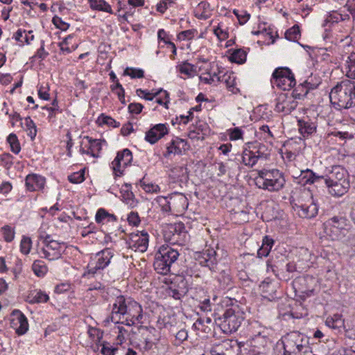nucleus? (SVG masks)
Returning <instances> with one entry per match:
<instances>
[{"instance_id":"nucleus-10","label":"nucleus","mask_w":355,"mask_h":355,"mask_svg":"<svg viewBox=\"0 0 355 355\" xmlns=\"http://www.w3.org/2000/svg\"><path fill=\"white\" fill-rule=\"evenodd\" d=\"M187 200L186 197L182 194L170 197L169 200L165 197H159L157 199V202L162 206V211L165 212H169L172 210L178 211L180 208L184 209Z\"/></svg>"},{"instance_id":"nucleus-22","label":"nucleus","mask_w":355,"mask_h":355,"mask_svg":"<svg viewBox=\"0 0 355 355\" xmlns=\"http://www.w3.org/2000/svg\"><path fill=\"white\" fill-rule=\"evenodd\" d=\"M317 85H318L312 84L308 82V80H306L293 89L291 94L292 97L294 99H302L306 96L310 90L315 89Z\"/></svg>"},{"instance_id":"nucleus-58","label":"nucleus","mask_w":355,"mask_h":355,"mask_svg":"<svg viewBox=\"0 0 355 355\" xmlns=\"http://www.w3.org/2000/svg\"><path fill=\"white\" fill-rule=\"evenodd\" d=\"M129 224L137 226L140 223V218L137 212L131 211L128 216Z\"/></svg>"},{"instance_id":"nucleus-18","label":"nucleus","mask_w":355,"mask_h":355,"mask_svg":"<svg viewBox=\"0 0 355 355\" xmlns=\"http://www.w3.org/2000/svg\"><path fill=\"white\" fill-rule=\"evenodd\" d=\"M285 183L286 180L283 173L281 172H275V178L269 179L268 181L264 182V187L260 188L270 192L278 191L284 187Z\"/></svg>"},{"instance_id":"nucleus-47","label":"nucleus","mask_w":355,"mask_h":355,"mask_svg":"<svg viewBox=\"0 0 355 355\" xmlns=\"http://www.w3.org/2000/svg\"><path fill=\"white\" fill-rule=\"evenodd\" d=\"M85 169L73 173L68 177L69 181L73 184L81 183L85 180Z\"/></svg>"},{"instance_id":"nucleus-14","label":"nucleus","mask_w":355,"mask_h":355,"mask_svg":"<svg viewBox=\"0 0 355 355\" xmlns=\"http://www.w3.org/2000/svg\"><path fill=\"white\" fill-rule=\"evenodd\" d=\"M168 134V130L166 124L159 123L153 125L146 132L145 139L150 144H154Z\"/></svg>"},{"instance_id":"nucleus-33","label":"nucleus","mask_w":355,"mask_h":355,"mask_svg":"<svg viewBox=\"0 0 355 355\" xmlns=\"http://www.w3.org/2000/svg\"><path fill=\"white\" fill-rule=\"evenodd\" d=\"M218 281L221 289H230L233 286L232 277L228 270H222L218 277Z\"/></svg>"},{"instance_id":"nucleus-39","label":"nucleus","mask_w":355,"mask_h":355,"mask_svg":"<svg viewBox=\"0 0 355 355\" xmlns=\"http://www.w3.org/2000/svg\"><path fill=\"white\" fill-rule=\"evenodd\" d=\"M28 300L30 303H41L46 302L49 297L46 293L39 291L31 293L28 295Z\"/></svg>"},{"instance_id":"nucleus-4","label":"nucleus","mask_w":355,"mask_h":355,"mask_svg":"<svg viewBox=\"0 0 355 355\" xmlns=\"http://www.w3.org/2000/svg\"><path fill=\"white\" fill-rule=\"evenodd\" d=\"M284 355H302L311 352L309 340L299 331H291L282 338Z\"/></svg>"},{"instance_id":"nucleus-7","label":"nucleus","mask_w":355,"mask_h":355,"mask_svg":"<svg viewBox=\"0 0 355 355\" xmlns=\"http://www.w3.org/2000/svg\"><path fill=\"white\" fill-rule=\"evenodd\" d=\"M324 232L332 240H337L341 235H344V231L349 227V220L343 216H334L329 218L324 223Z\"/></svg>"},{"instance_id":"nucleus-43","label":"nucleus","mask_w":355,"mask_h":355,"mask_svg":"<svg viewBox=\"0 0 355 355\" xmlns=\"http://www.w3.org/2000/svg\"><path fill=\"white\" fill-rule=\"evenodd\" d=\"M300 37V31L298 25H294L285 33V38L290 41L295 42Z\"/></svg>"},{"instance_id":"nucleus-56","label":"nucleus","mask_w":355,"mask_h":355,"mask_svg":"<svg viewBox=\"0 0 355 355\" xmlns=\"http://www.w3.org/2000/svg\"><path fill=\"white\" fill-rule=\"evenodd\" d=\"M243 132L238 127L229 130V136L231 140H238L242 139Z\"/></svg>"},{"instance_id":"nucleus-16","label":"nucleus","mask_w":355,"mask_h":355,"mask_svg":"<svg viewBox=\"0 0 355 355\" xmlns=\"http://www.w3.org/2000/svg\"><path fill=\"white\" fill-rule=\"evenodd\" d=\"M83 139H86L88 142V144L85 146L88 149L85 150L83 145L84 144V141H82L80 143V152L81 154H87L90 155L94 157H98L99 153L102 150V144L101 141L99 139H92L88 136L84 137Z\"/></svg>"},{"instance_id":"nucleus-41","label":"nucleus","mask_w":355,"mask_h":355,"mask_svg":"<svg viewBox=\"0 0 355 355\" xmlns=\"http://www.w3.org/2000/svg\"><path fill=\"white\" fill-rule=\"evenodd\" d=\"M135 237H139L135 240L137 244V248L141 252H144L147 250L148 245V234L146 232H141V236L136 235Z\"/></svg>"},{"instance_id":"nucleus-9","label":"nucleus","mask_w":355,"mask_h":355,"mask_svg":"<svg viewBox=\"0 0 355 355\" xmlns=\"http://www.w3.org/2000/svg\"><path fill=\"white\" fill-rule=\"evenodd\" d=\"M315 286V279L310 275L299 277L293 282V288L296 293H299L298 296L302 300L313 294Z\"/></svg>"},{"instance_id":"nucleus-17","label":"nucleus","mask_w":355,"mask_h":355,"mask_svg":"<svg viewBox=\"0 0 355 355\" xmlns=\"http://www.w3.org/2000/svg\"><path fill=\"white\" fill-rule=\"evenodd\" d=\"M299 132L303 137H309L316 132L317 125L309 117L297 120Z\"/></svg>"},{"instance_id":"nucleus-35","label":"nucleus","mask_w":355,"mask_h":355,"mask_svg":"<svg viewBox=\"0 0 355 355\" xmlns=\"http://www.w3.org/2000/svg\"><path fill=\"white\" fill-rule=\"evenodd\" d=\"M90 7L93 10L104 11L108 13H112V10L110 4L104 0H88Z\"/></svg>"},{"instance_id":"nucleus-13","label":"nucleus","mask_w":355,"mask_h":355,"mask_svg":"<svg viewBox=\"0 0 355 355\" xmlns=\"http://www.w3.org/2000/svg\"><path fill=\"white\" fill-rule=\"evenodd\" d=\"M292 95L288 96L286 93H281L276 101L275 110L279 112L290 113L295 110L297 103L293 99Z\"/></svg>"},{"instance_id":"nucleus-53","label":"nucleus","mask_w":355,"mask_h":355,"mask_svg":"<svg viewBox=\"0 0 355 355\" xmlns=\"http://www.w3.org/2000/svg\"><path fill=\"white\" fill-rule=\"evenodd\" d=\"M175 4L173 0H162L157 5V11L164 13L168 8Z\"/></svg>"},{"instance_id":"nucleus-37","label":"nucleus","mask_w":355,"mask_h":355,"mask_svg":"<svg viewBox=\"0 0 355 355\" xmlns=\"http://www.w3.org/2000/svg\"><path fill=\"white\" fill-rule=\"evenodd\" d=\"M246 52L241 49H239L232 51L229 59L232 62L243 64L246 61Z\"/></svg>"},{"instance_id":"nucleus-3","label":"nucleus","mask_w":355,"mask_h":355,"mask_svg":"<svg viewBox=\"0 0 355 355\" xmlns=\"http://www.w3.org/2000/svg\"><path fill=\"white\" fill-rule=\"evenodd\" d=\"M180 253L178 250L171 245H162L155 254L153 266L157 273L167 275L171 268L176 263Z\"/></svg>"},{"instance_id":"nucleus-40","label":"nucleus","mask_w":355,"mask_h":355,"mask_svg":"<svg viewBox=\"0 0 355 355\" xmlns=\"http://www.w3.org/2000/svg\"><path fill=\"white\" fill-rule=\"evenodd\" d=\"M32 269L37 277L44 276L48 270L47 266L42 260H35L33 263Z\"/></svg>"},{"instance_id":"nucleus-54","label":"nucleus","mask_w":355,"mask_h":355,"mask_svg":"<svg viewBox=\"0 0 355 355\" xmlns=\"http://www.w3.org/2000/svg\"><path fill=\"white\" fill-rule=\"evenodd\" d=\"M344 329L345 336L349 339L355 340V322H351L350 324L347 323Z\"/></svg>"},{"instance_id":"nucleus-36","label":"nucleus","mask_w":355,"mask_h":355,"mask_svg":"<svg viewBox=\"0 0 355 355\" xmlns=\"http://www.w3.org/2000/svg\"><path fill=\"white\" fill-rule=\"evenodd\" d=\"M242 162L248 166L252 167L257 162V159L256 156H254V153L251 150V148L247 149L245 148L243 154L241 155Z\"/></svg>"},{"instance_id":"nucleus-59","label":"nucleus","mask_w":355,"mask_h":355,"mask_svg":"<svg viewBox=\"0 0 355 355\" xmlns=\"http://www.w3.org/2000/svg\"><path fill=\"white\" fill-rule=\"evenodd\" d=\"M193 66L187 62H183L182 64L180 65L179 71L181 73L191 76L193 71Z\"/></svg>"},{"instance_id":"nucleus-32","label":"nucleus","mask_w":355,"mask_h":355,"mask_svg":"<svg viewBox=\"0 0 355 355\" xmlns=\"http://www.w3.org/2000/svg\"><path fill=\"white\" fill-rule=\"evenodd\" d=\"M275 172H280L277 169L262 170L259 172V176L255 179V184L258 187H264V182L269 179L275 178Z\"/></svg>"},{"instance_id":"nucleus-51","label":"nucleus","mask_w":355,"mask_h":355,"mask_svg":"<svg viewBox=\"0 0 355 355\" xmlns=\"http://www.w3.org/2000/svg\"><path fill=\"white\" fill-rule=\"evenodd\" d=\"M31 239L27 236H23L20 243V250L24 254H28L31 249Z\"/></svg>"},{"instance_id":"nucleus-1","label":"nucleus","mask_w":355,"mask_h":355,"mask_svg":"<svg viewBox=\"0 0 355 355\" xmlns=\"http://www.w3.org/2000/svg\"><path fill=\"white\" fill-rule=\"evenodd\" d=\"M329 193L334 196H342L346 193L350 187L349 173L340 165L331 167L328 174L324 176L323 181Z\"/></svg>"},{"instance_id":"nucleus-6","label":"nucleus","mask_w":355,"mask_h":355,"mask_svg":"<svg viewBox=\"0 0 355 355\" xmlns=\"http://www.w3.org/2000/svg\"><path fill=\"white\" fill-rule=\"evenodd\" d=\"M347 80L337 84L331 91L329 98L331 103L337 110L349 109V95L351 87L346 84Z\"/></svg>"},{"instance_id":"nucleus-19","label":"nucleus","mask_w":355,"mask_h":355,"mask_svg":"<svg viewBox=\"0 0 355 355\" xmlns=\"http://www.w3.org/2000/svg\"><path fill=\"white\" fill-rule=\"evenodd\" d=\"M171 232L173 233L171 239L173 243H178L179 245H183L187 236L184 225L182 223H175L171 227Z\"/></svg>"},{"instance_id":"nucleus-31","label":"nucleus","mask_w":355,"mask_h":355,"mask_svg":"<svg viewBox=\"0 0 355 355\" xmlns=\"http://www.w3.org/2000/svg\"><path fill=\"white\" fill-rule=\"evenodd\" d=\"M275 241L269 236H265L262 239L261 246L257 251V256L259 258L266 257L269 255L272 246L274 245Z\"/></svg>"},{"instance_id":"nucleus-21","label":"nucleus","mask_w":355,"mask_h":355,"mask_svg":"<svg viewBox=\"0 0 355 355\" xmlns=\"http://www.w3.org/2000/svg\"><path fill=\"white\" fill-rule=\"evenodd\" d=\"M25 181L26 189L30 191L42 189L45 184V179L35 174L27 175Z\"/></svg>"},{"instance_id":"nucleus-20","label":"nucleus","mask_w":355,"mask_h":355,"mask_svg":"<svg viewBox=\"0 0 355 355\" xmlns=\"http://www.w3.org/2000/svg\"><path fill=\"white\" fill-rule=\"evenodd\" d=\"M42 252L44 258L51 261L57 260L62 257L61 243L55 242H49L46 248H42Z\"/></svg>"},{"instance_id":"nucleus-34","label":"nucleus","mask_w":355,"mask_h":355,"mask_svg":"<svg viewBox=\"0 0 355 355\" xmlns=\"http://www.w3.org/2000/svg\"><path fill=\"white\" fill-rule=\"evenodd\" d=\"M171 286H175L176 289L184 295H186L189 291L188 282L186 279L181 275L176 276L171 282Z\"/></svg>"},{"instance_id":"nucleus-57","label":"nucleus","mask_w":355,"mask_h":355,"mask_svg":"<svg viewBox=\"0 0 355 355\" xmlns=\"http://www.w3.org/2000/svg\"><path fill=\"white\" fill-rule=\"evenodd\" d=\"M234 14L236 16L239 22L241 25L245 24L250 19V15L246 11L243 12V14H239L237 10H234Z\"/></svg>"},{"instance_id":"nucleus-25","label":"nucleus","mask_w":355,"mask_h":355,"mask_svg":"<svg viewBox=\"0 0 355 355\" xmlns=\"http://www.w3.org/2000/svg\"><path fill=\"white\" fill-rule=\"evenodd\" d=\"M114 253L110 248H105L104 250L96 253L98 260L96 262L98 268L104 269L110 263L113 257Z\"/></svg>"},{"instance_id":"nucleus-64","label":"nucleus","mask_w":355,"mask_h":355,"mask_svg":"<svg viewBox=\"0 0 355 355\" xmlns=\"http://www.w3.org/2000/svg\"><path fill=\"white\" fill-rule=\"evenodd\" d=\"M188 332L186 329H182L180 330L175 335V340L178 342L177 345L181 344L184 340H187Z\"/></svg>"},{"instance_id":"nucleus-42","label":"nucleus","mask_w":355,"mask_h":355,"mask_svg":"<svg viewBox=\"0 0 355 355\" xmlns=\"http://www.w3.org/2000/svg\"><path fill=\"white\" fill-rule=\"evenodd\" d=\"M346 64L348 69L347 76L352 79H355V53H351L347 57Z\"/></svg>"},{"instance_id":"nucleus-12","label":"nucleus","mask_w":355,"mask_h":355,"mask_svg":"<svg viewBox=\"0 0 355 355\" xmlns=\"http://www.w3.org/2000/svg\"><path fill=\"white\" fill-rule=\"evenodd\" d=\"M196 259L200 266L208 267L211 271L216 270L218 259L216 252L213 248H209L202 252H198L196 255Z\"/></svg>"},{"instance_id":"nucleus-28","label":"nucleus","mask_w":355,"mask_h":355,"mask_svg":"<svg viewBox=\"0 0 355 355\" xmlns=\"http://www.w3.org/2000/svg\"><path fill=\"white\" fill-rule=\"evenodd\" d=\"M248 148H251V150L254 153V156H256L257 160L259 159H268L269 153L266 145L258 142L248 143Z\"/></svg>"},{"instance_id":"nucleus-63","label":"nucleus","mask_w":355,"mask_h":355,"mask_svg":"<svg viewBox=\"0 0 355 355\" xmlns=\"http://www.w3.org/2000/svg\"><path fill=\"white\" fill-rule=\"evenodd\" d=\"M346 84L347 86L351 87L352 94L349 95V107L350 108L355 106V83L349 80H347Z\"/></svg>"},{"instance_id":"nucleus-60","label":"nucleus","mask_w":355,"mask_h":355,"mask_svg":"<svg viewBox=\"0 0 355 355\" xmlns=\"http://www.w3.org/2000/svg\"><path fill=\"white\" fill-rule=\"evenodd\" d=\"M139 184L146 192H157V189H159L158 185L146 184L144 181V178L139 180Z\"/></svg>"},{"instance_id":"nucleus-62","label":"nucleus","mask_w":355,"mask_h":355,"mask_svg":"<svg viewBox=\"0 0 355 355\" xmlns=\"http://www.w3.org/2000/svg\"><path fill=\"white\" fill-rule=\"evenodd\" d=\"M168 294L175 300H180L185 295L175 288V286H170L168 288Z\"/></svg>"},{"instance_id":"nucleus-24","label":"nucleus","mask_w":355,"mask_h":355,"mask_svg":"<svg viewBox=\"0 0 355 355\" xmlns=\"http://www.w3.org/2000/svg\"><path fill=\"white\" fill-rule=\"evenodd\" d=\"M12 315L14 318L12 321H17L16 324H19V326L16 329V332L18 335L24 334L28 329V323L26 317L19 311L14 310L12 311Z\"/></svg>"},{"instance_id":"nucleus-55","label":"nucleus","mask_w":355,"mask_h":355,"mask_svg":"<svg viewBox=\"0 0 355 355\" xmlns=\"http://www.w3.org/2000/svg\"><path fill=\"white\" fill-rule=\"evenodd\" d=\"M52 22L56 26V28L62 31H66L69 27V24L63 21L62 19L58 16H54L53 17Z\"/></svg>"},{"instance_id":"nucleus-30","label":"nucleus","mask_w":355,"mask_h":355,"mask_svg":"<svg viewBox=\"0 0 355 355\" xmlns=\"http://www.w3.org/2000/svg\"><path fill=\"white\" fill-rule=\"evenodd\" d=\"M325 324L329 328L340 331L345 327V321L341 314L336 313L331 316H328L326 319Z\"/></svg>"},{"instance_id":"nucleus-15","label":"nucleus","mask_w":355,"mask_h":355,"mask_svg":"<svg viewBox=\"0 0 355 355\" xmlns=\"http://www.w3.org/2000/svg\"><path fill=\"white\" fill-rule=\"evenodd\" d=\"M293 207L298 216L302 218H312L318 214V206L313 200L309 204L298 205L295 203Z\"/></svg>"},{"instance_id":"nucleus-29","label":"nucleus","mask_w":355,"mask_h":355,"mask_svg":"<svg viewBox=\"0 0 355 355\" xmlns=\"http://www.w3.org/2000/svg\"><path fill=\"white\" fill-rule=\"evenodd\" d=\"M129 154V149L125 148L119 151L115 159L112 162V169L116 177L122 175V161L125 155Z\"/></svg>"},{"instance_id":"nucleus-5","label":"nucleus","mask_w":355,"mask_h":355,"mask_svg":"<svg viewBox=\"0 0 355 355\" xmlns=\"http://www.w3.org/2000/svg\"><path fill=\"white\" fill-rule=\"evenodd\" d=\"M135 308L137 311L139 313V315L137 316L132 315V318H135L137 320H139L142 318V309L141 306L135 301H128L126 302V300L123 295L118 296L115 302L113 304L112 315L110 316L111 321L114 323H119L121 320V315H132L130 313V306Z\"/></svg>"},{"instance_id":"nucleus-52","label":"nucleus","mask_w":355,"mask_h":355,"mask_svg":"<svg viewBox=\"0 0 355 355\" xmlns=\"http://www.w3.org/2000/svg\"><path fill=\"white\" fill-rule=\"evenodd\" d=\"M101 345V352L103 355H114L115 352L118 350V347H113L108 343H103Z\"/></svg>"},{"instance_id":"nucleus-50","label":"nucleus","mask_w":355,"mask_h":355,"mask_svg":"<svg viewBox=\"0 0 355 355\" xmlns=\"http://www.w3.org/2000/svg\"><path fill=\"white\" fill-rule=\"evenodd\" d=\"M98 121H100V123L101 124H106L114 128H117L120 125L119 122L115 121L111 116H105L104 114H101L98 119Z\"/></svg>"},{"instance_id":"nucleus-23","label":"nucleus","mask_w":355,"mask_h":355,"mask_svg":"<svg viewBox=\"0 0 355 355\" xmlns=\"http://www.w3.org/2000/svg\"><path fill=\"white\" fill-rule=\"evenodd\" d=\"M300 182L306 184H320L322 182L324 175H318L311 169L302 171L300 175Z\"/></svg>"},{"instance_id":"nucleus-61","label":"nucleus","mask_w":355,"mask_h":355,"mask_svg":"<svg viewBox=\"0 0 355 355\" xmlns=\"http://www.w3.org/2000/svg\"><path fill=\"white\" fill-rule=\"evenodd\" d=\"M144 106L139 103H132L128 105V110L131 114H138L141 112Z\"/></svg>"},{"instance_id":"nucleus-2","label":"nucleus","mask_w":355,"mask_h":355,"mask_svg":"<svg viewBox=\"0 0 355 355\" xmlns=\"http://www.w3.org/2000/svg\"><path fill=\"white\" fill-rule=\"evenodd\" d=\"M243 320V311L239 305L232 304L222 315L216 317L214 321L223 333L230 334L238 330Z\"/></svg>"},{"instance_id":"nucleus-27","label":"nucleus","mask_w":355,"mask_h":355,"mask_svg":"<svg viewBox=\"0 0 355 355\" xmlns=\"http://www.w3.org/2000/svg\"><path fill=\"white\" fill-rule=\"evenodd\" d=\"M187 143L182 139L177 138L171 141L170 144L166 148V151L164 153L165 157H168L171 154L181 155L182 151V148Z\"/></svg>"},{"instance_id":"nucleus-26","label":"nucleus","mask_w":355,"mask_h":355,"mask_svg":"<svg viewBox=\"0 0 355 355\" xmlns=\"http://www.w3.org/2000/svg\"><path fill=\"white\" fill-rule=\"evenodd\" d=\"M259 287L262 293V296L264 298L272 301L277 297L276 295L277 286L275 284L263 281Z\"/></svg>"},{"instance_id":"nucleus-8","label":"nucleus","mask_w":355,"mask_h":355,"mask_svg":"<svg viewBox=\"0 0 355 355\" xmlns=\"http://www.w3.org/2000/svg\"><path fill=\"white\" fill-rule=\"evenodd\" d=\"M270 82L273 87L276 86L284 91L291 89L296 84L295 76L288 67L276 68L272 74Z\"/></svg>"},{"instance_id":"nucleus-46","label":"nucleus","mask_w":355,"mask_h":355,"mask_svg":"<svg viewBox=\"0 0 355 355\" xmlns=\"http://www.w3.org/2000/svg\"><path fill=\"white\" fill-rule=\"evenodd\" d=\"M161 92H164L165 97L168 98V93L166 91L163 90L162 89H160L158 92H157L156 93H155L153 94L146 90H143L141 89H137L136 90V93L138 96H140L141 94H144V98L147 101H153L154 99V98L155 96H157Z\"/></svg>"},{"instance_id":"nucleus-11","label":"nucleus","mask_w":355,"mask_h":355,"mask_svg":"<svg viewBox=\"0 0 355 355\" xmlns=\"http://www.w3.org/2000/svg\"><path fill=\"white\" fill-rule=\"evenodd\" d=\"M252 334L250 341L251 346L254 349H257V352L258 354H261L272 343L271 339L268 336L266 329L259 331H254Z\"/></svg>"},{"instance_id":"nucleus-48","label":"nucleus","mask_w":355,"mask_h":355,"mask_svg":"<svg viewBox=\"0 0 355 355\" xmlns=\"http://www.w3.org/2000/svg\"><path fill=\"white\" fill-rule=\"evenodd\" d=\"M124 76H129L132 78H141L144 76V72L140 69H130L127 67L123 72Z\"/></svg>"},{"instance_id":"nucleus-38","label":"nucleus","mask_w":355,"mask_h":355,"mask_svg":"<svg viewBox=\"0 0 355 355\" xmlns=\"http://www.w3.org/2000/svg\"><path fill=\"white\" fill-rule=\"evenodd\" d=\"M188 169L184 166H175L171 170L170 175L173 178H180L181 181L188 179Z\"/></svg>"},{"instance_id":"nucleus-45","label":"nucleus","mask_w":355,"mask_h":355,"mask_svg":"<svg viewBox=\"0 0 355 355\" xmlns=\"http://www.w3.org/2000/svg\"><path fill=\"white\" fill-rule=\"evenodd\" d=\"M26 130L28 135L33 140L37 135V128L33 121L29 117L25 119Z\"/></svg>"},{"instance_id":"nucleus-44","label":"nucleus","mask_w":355,"mask_h":355,"mask_svg":"<svg viewBox=\"0 0 355 355\" xmlns=\"http://www.w3.org/2000/svg\"><path fill=\"white\" fill-rule=\"evenodd\" d=\"M7 141L10 146L12 152L15 154H18L21 150V146L17 135L14 133L10 134Z\"/></svg>"},{"instance_id":"nucleus-49","label":"nucleus","mask_w":355,"mask_h":355,"mask_svg":"<svg viewBox=\"0 0 355 355\" xmlns=\"http://www.w3.org/2000/svg\"><path fill=\"white\" fill-rule=\"evenodd\" d=\"M1 232L3 235V239L6 242H11L15 237V231L9 225H5L1 227Z\"/></svg>"}]
</instances>
